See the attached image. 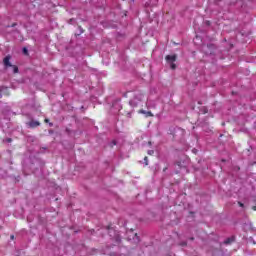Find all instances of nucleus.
I'll return each instance as SVG.
<instances>
[{
	"label": "nucleus",
	"instance_id": "1",
	"mask_svg": "<svg viewBox=\"0 0 256 256\" xmlns=\"http://www.w3.org/2000/svg\"><path fill=\"white\" fill-rule=\"evenodd\" d=\"M176 59H177L176 55H168V56H166V61H167V63H169L171 69H175L176 66H175L174 63H175Z\"/></svg>",
	"mask_w": 256,
	"mask_h": 256
},
{
	"label": "nucleus",
	"instance_id": "2",
	"mask_svg": "<svg viewBox=\"0 0 256 256\" xmlns=\"http://www.w3.org/2000/svg\"><path fill=\"white\" fill-rule=\"evenodd\" d=\"M143 99V96L140 95L139 98H134L130 101V105H132V107H137V101H141Z\"/></svg>",
	"mask_w": 256,
	"mask_h": 256
},
{
	"label": "nucleus",
	"instance_id": "3",
	"mask_svg": "<svg viewBox=\"0 0 256 256\" xmlns=\"http://www.w3.org/2000/svg\"><path fill=\"white\" fill-rule=\"evenodd\" d=\"M10 59H11V57H9V56H7V57L4 58V65H5L6 67H11V62H9Z\"/></svg>",
	"mask_w": 256,
	"mask_h": 256
},
{
	"label": "nucleus",
	"instance_id": "4",
	"mask_svg": "<svg viewBox=\"0 0 256 256\" xmlns=\"http://www.w3.org/2000/svg\"><path fill=\"white\" fill-rule=\"evenodd\" d=\"M139 113L146 115V117H153V114L151 113V111L140 110Z\"/></svg>",
	"mask_w": 256,
	"mask_h": 256
},
{
	"label": "nucleus",
	"instance_id": "5",
	"mask_svg": "<svg viewBox=\"0 0 256 256\" xmlns=\"http://www.w3.org/2000/svg\"><path fill=\"white\" fill-rule=\"evenodd\" d=\"M132 235H133V242L139 243V236H137V234H133V233H132Z\"/></svg>",
	"mask_w": 256,
	"mask_h": 256
},
{
	"label": "nucleus",
	"instance_id": "6",
	"mask_svg": "<svg viewBox=\"0 0 256 256\" xmlns=\"http://www.w3.org/2000/svg\"><path fill=\"white\" fill-rule=\"evenodd\" d=\"M30 127H39V122L37 121L30 122Z\"/></svg>",
	"mask_w": 256,
	"mask_h": 256
},
{
	"label": "nucleus",
	"instance_id": "7",
	"mask_svg": "<svg viewBox=\"0 0 256 256\" xmlns=\"http://www.w3.org/2000/svg\"><path fill=\"white\" fill-rule=\"evenodd\" d=\"M153 153H155V151H153V150L148 151V155H153Z\"/></svg>",
	"mask_w": 256,
	"mask_h": 256
},
{
	"label": "nucleus",
	"instance_id": "8",
	"mask_svg": "<svg viewBox=\"0 0 256 256\" xmlns=\"http://www.w3.org/2000/svg\"><path fill=\"white\" fill-rule=\"evenodd\" d=\"M144 161H145V165H149V162L147 160V157L144 158Z\"/></svg>",
	"mask_w": 256,
	"mask_h": 256
},
{
	"label": "nucleus",
	"instance_id": "9",
	"mask_svg": "<svg viewBox=\"0 0 256 256\" xmlns=\"http://www.w3.org/2000/svg\"><path fill=\"white\" fill-rule=\"evenodd\" d=\"M17 71H19L17 67H14V73H17Z\"/></svg>",
	"mask_w": 256,
	"mask_h": 256
},
{
	"label": "nucleus",
	"instance_id": "10",
	"mask_svg": "<svg viewBox=\"0 0 256 256\" xmlns=\"http://www.w3.org/2000/svg\"><path fill=\"white\" fill-rule=\"evenodd\" d=\"M238 205H239L240 207H243V203H241V202H238Z\"/></svg>",
	"mask_w": 256,
	"mask_h": 256
},
{
	"label": "nucleus",
	"instance_id": "11",
	"mask_svg": "<svg viewBox=\"0 0 256 256\" xmlns=\"http://www.w3.org/2000/svg\"><path fill=\"white\" fill-rule=\"evenodd\" d=\"M23 51H24V53H27V48H24Z\"/></svg>",
	"mask_w": 256,
	"mask_h": 256
},
{
	"label": "nucleus",
	"instance_id": "12",
	"mask_svg": "<svg viewBox=\"0 0 256 256\" xmlns=\"http://www.w3.org/2000/svg\"><path fill=\"white\" fill-rule=\"evenodd\" d=\"M11 239H14V236H11Z\"/></svg>",
	"mask_w": 256,
	"mask_h": 256
},
{
	"label": "nucleus",
	"instance_id": "13",
	"mask_svg": "<svg viewBox=\"0 0 256 256\" xmlns=\"http://www.w3.org/2000/svg\"><path fill=\"white\" fill-rule=\"evenodd\" d=\"M226 243H229V240H227Z\"/></svg>",
	"mask_w": 256,
	"mask_h": 256
},
{
	"label": "nucleus",
	"instance_id": "14",
	"mask_svg": "<svg viewBox=\"0 0 256 256\" xmlns=\"http://www.w3.org/2000/svg\"><path fill=\"white\" fill-rule=\"evenodd\" d=\"M45 121H46V123H47V121H49V120L46 119Z\"/></svg>",
	"mask_w": 256,
	"mask_h": 256
}]
</instances>
